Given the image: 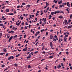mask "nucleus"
<instances>
[{
    "label": "nucleus",
    "instance_id": "obj_1",
    "mask_svg": "<svg viewBox=\"0 0 72 72\" xmlns=\"http://www.w3.org/2000/svg\"><path fill=\"white\" fill-rule=\"evenodd\" d=\"M11 59H14V57L13 56H10L8 58V60H10Z\"/></svg>",
    "mask_w": 72,
    "mask_h": 72
},
{
    "label": "nucleus",
    "instance_id": "obj_2",
    "mask_svg": "<svg viewBox=\"0 0 72 72\" xmlns=\"http://www.w3.org/2000/svg\"><path fill=\"white\" fill-rule=\"evenodd\" d=\"M53 37L54 36H53V34L50 35L49 40H52V39H53Z\"/></svg>",
    "mask_w": 72,
    "mask_h": 72
},
{
    "label": "nucleus",
    "instance_id": "obj_3",
    "mask_svg": "<svg viewBox=\"0 0 72 72\" xmlns=\"http://www.w3.org/2000/svg\"><path fill=\"white\" fill-rule=\"evenodd\" d=\"M12 39H13V36H11L10 38L8 40V42H10V40H12Z\"/></svg>",
    "mask_w": 72,
    "mask_h": 72
},
{
    "label": "nucleus",
    "instance_id": "obj_4",
    "mask_svg": "<svg viewBox=\"0 0 72 72\" xmlns=\"http://www.w3.org/2000/svg\"><path fill=\"white\" fill-rule=\"evenodd\" d=\"M14 32L13 31V30H10L8 32V33H14Z\"/></svg>",
    "mask_w": 72,
    "mask_h": 72
},
{
    "label": "nucleus",
    "instance_id": "obj_5",
    "mask_svg": "<svg viewBox=\"0 0 72 72\" xmlns=\"http://www.w3.org/2000/svg\"><path fill=\"white\" fill-rule=\"evenodd\" d=\"M64 21L63 22V24H64V23H65V24H66V23H67V19H65Z\"/></svg>",
    "mask_w": 72,
    "mask_h": 72
},
{
    "label": "nucleus",
    "instance_id": "obj_6",
    "mask_svg": "<svg viewBox=\"0 0 72 72\" xmlns=\"http://www.w3.org/2000/svg\"><path fill=\"white\" fill-rule=\"evenodd\" d=\"M67 6H68L69 8H71V6H70V4H69V2H68L66 4Z\"/></svg>",
    "mask_w": 72,
    "mask_h": 72
},
{
    "label": "nucleus",
    "instance_id": "obj_7",
    "mask_svg": "<svg viewBox=\"0 0 72 72\" xmlns=\"http://www.w3.org/2000/svg\"><path fill=\"white\" fill-rule=\"evenodd\" d=\"M64 40L65 42H67V38H66V37L64 38Z\"/></svg>",
    "mask_w": 72,
    "mask_h": 72
},
{
    "label": "nucleus",
    "instance_id": "obj_8",
    "mask_svg": "<svg viewBox=\"0 0 72 72\" xmlns=\"http://www.w3.org/2000/svg\"><path fill=\"white\" fill-rule=\"evenodd\" d=\"M58 18H60V19H62V18H63V16L62 15H60L58 17Z\"/></svg>",
    "mask_w": 72,
    "mask_h": 72
},
{
    "label": "nucleus",
    "instance_id": "obj_9",
    "mask_svg": "<svg viewBox=\"0 0 72 72\" xmlns=\"http://www.w3.org/2000/svg\"><path fill=\"white\" fill-rule=\"evenodd\" d=\"M62 1H63L62 0L59 1L58 2V4H62Z\"/></svg>",
    "mask_w": 72,
    "mask_h": 72
},
{
    "label": "nucleus",
    "instance_id": "obj_10",
    "mask_svg": "<svg viewBox=\"0 0 72 72\" xmlns=\"http://www.w3.org/2000/svg\"><path fill=\"white\" fill-rule=\"evenodd\" d=\"M31 56H28V57H26V58H27V60H28V59H30V58H31Z\"/></svg>",
    "mask_w": 72,
    "mask_h": 72
},
{
    "label": "nucleus",
    "instance_id": "obj_11",
    "mask_svg": "<svg viewBox=\"0 0 72 72\" xmlns=\"http://www.w3.org/2000/svg\"><path fill=\"white\" fill-rule=\"evenodd\" d=\"M55 14H58V13H59V10H57V11H55Z\"/></svg>",
    "mask_w": 72,
    "mask_h": 72
},
{
    "label": "nucleus",
    "instance_id": "obj_12",
    "mask_svg": "<svg viewBox=\"0 0 72 72\" xmlns=\"http://www.w3.org/2000/svg\"><path fill=\"white\" fill-rule=\"evenodd\" d=\"M61 67V66H60V65L59 64L58 66H57V68H60Z\"/></svg>",
    "mask_w": 72,
    "mask_h": 72
},
{
    "label": "nucleus",
    "instance_id": "obj_13",
    "mask_svg": "<svg viewBox=\"0 0 72 72\" xmlns=\"http://www.w3.org/2000/svg\"><path fill=\"white\" fill-rule=\"evenodd\" d=\"M50 46H51V47H52V46H53V43H52V42H50Z\"/></svg>",
    "mask_w": 72,
    "mask_h": 72
},
{
    "label": "nucleus",
    "instance_id": "obj_14",
    "mask_svg": "<svg viewBox=\"0 0 72 72\" xmlns=\"http://www.w3.org/2000/svg\"><path fill=\"white\" fill-rule=\"evenodd\" d=\"M51 15H54V14H55V12H52L51 13Z\"/></svg>",
    "mask_w": 72,
    "mask_h": 72
},
{
    "label": "nucleus",
    "instance_id": "obj_15",
    "mask_svg": "<svg viewBox=\"0 0 72 72\" xmlns=\"http://www.w3.org/2000/svg\"><path fill=\"white\" fill-rule=\"evenodd\" d=\"M49 18H48V20H49L50 19H51V17H52V16H51V15H50L49 16Z\"/></svg>",
    "mask_w": 72,
    "mask_h": 72
},
{
    "label": "nucleus",
    "instance_id": "obj_16",
    "mask_svg": "<svg viewBox=\"0 0 72 72\" xmlns=\"http://www.w3.org/2000/svg\"><path fill=\"white\" fill-rule=\"evenodd\" d=\"M3 54H5V53H0V55H3Z\"/></svg>",
    "mask_w": 72,
    "mask_h": 72
},
{
    "label": "nucleus",
    "instance_id": "obj_17",
    "mask_svg": "<svg viewBox=\"0 0 72 72\" xmlns=\"http://www.w3.org/2000/svg\"><path fill=\"white\" fill-rule=\"evenodd\" d=\"M2 34V33L0 32V38H1Z\"/></svg>",
    "mask_w": 72,
    "mask_h": 72
},
{
    "label": "nucleus",
    "instance_id": "obj_18",
    "mask_svg": "<svg viewBox=\"0 0 72 72\" xmlns=\"http://www.w3.org/2000/svg\"><path fill=\"white\" fill-rule=\"evenodd\" d=\"M30 7H31V5H30V4H28L26 7V8H30Z\"/></svg>",
    "mask_w": 72,
    "mask_h": 72
},
{
    "label": "nucleus",
    "instance_id": "obj_19",
    "mask_svg": "<svg viewBox=\"0 0 72 72\" xmlns=\"http://www.w3.org/2000/svg\"><path fill=\"white\" fill-rule=\"evenodd\" d=\"M66 10H67L68 12V13H69V11L68 9V8H67L66 9Z\"/></svg>",
    "mask_w": 72,
    "mask_h": 72
},
{
    "label": "nucleus",
    "instance_id": "obj_20",
    "mask_svg": "<svg viewBox=\"0 0 72 72\" xmlns=\"http://www.w3.org/2000/svg\"><path fill=\"white\" fill-rule=\"evenodd\" d=\"M8 15H14V14H13V13H11V14L9 13L8 14Z\"/></svg>",
    "mask_w": 72,
    "mask_h": 72
},
{
    "label": "nucleus",
    "instance_id": "obj_21",
    "mask_svg": "<svg viewBox=\"0 0 72 72\" xmlns=\"http://www.w3.org/2000/svg\"><path fill=\"white\" fill-rule=\"evenodd\" d=\"M59 13H63V14H64V12H63V11H62L61 10L59 11Z\"/></svg>",
    "mask_w": 72,
    "mask_h": 72
},
{
    "label": "nucleus",
    "instance_id": "obj_22",
    "mask_svg": "<svg viewBox=\"0 0 72 72\" xmlns=\"http://www.w3.org/2000/svg\"><path fill=\"white\" fill-rule=\"evenodd\" d=\"M6 12H9V10L8 9H6Z\"/></svg>",
    "mask_w": 72,
    "mask_h": 72
},
{
    "label": "nucleus",
    "instance_id": "obj_23",
    "mask_svg": "<svg viewBox=\"0 0 72 72\" xmlns=\"http://www.w3.org/2000/svg\"><path fill=\"white\" fill-rule=\"evenodd\" d=\"M44 31V29L41 30H40L41 32L42 33V32H43V31Z\"/></svg>",
    "mask_w": 72,
    "mask_h": 72
},
{
    "label": "nucleus",
    "instance_id": "obj_24",
    "mask_svg": "<svg viewBox=\"0 0 72 72\" xmlns=\"http://www.w3.org/2000/svg\"><path fill=\"white\" fill-rule=\"evenodd\" d=\"M14 65L16 67H17V66H18V64H14Z\"/></svg>",
    "mask_w": 72,
    "mask_h": 72
},
{
    "label": "nucleus",
    "instance_id": "obj_25",
    "mask_svg": "<svg viewBox=\"0 0 72 72\" xmlns=\"http://www.w3.org/2000/svg\"><path fill=\"white\" fill-rule=\"evenodd\" d=\"M46 6H46V8H47V7H48V2H46Z\"/></svg>",
    "mask_w": 72,
    "mask_h": 72
},
{
    "label": "nucleus",
    "instance_id": "obj_26",
    "mask_svg": "<svg viewBox=\"0 0 72 72\" xmlns=\"http://www.w3.org/2000/svg\"><path fill=\"white\" fill-rule=\"evenodd\" d=\"M22 5H26V3H22Z\"/></svg>",
    "mask_w": 72,
    "mask_h": 72
},
{
    "label": "nucleus",
    "instance_id": "obj_27",
    "mask_svg": "<svg viewBox=\"0 0 72 72\" xmlns=\"http://www.w3.org/2000/svg\"><path fill=\"white\" fill-rule=\"evenodd\" d=\"M41 13L40 15H42V14H43V12H42V10H41Z\"/></svg>",
    "mask_w": 72,
    "mask_h": 72
},
{
    "label": "nucleus",
    "instance_id": "obj_28",
    "mask_svg": "<svg viewBox=\"0 0 72 72\" xmlns=\"http://www.w3.org/2000/svg\"><path fill=\"white\" fill-rule=\"evenodd\" d=\"M16 37H17V35H16L15 36H14L13 37V39H14Z\"/></svg>",
    "mask_w": 72,
    "mask_h": 72
},
{
    "label": "nucleus",
    "instance_id": "obj_29",
    "mask_svg": "<svg viewBox=\"0 0 72 72\" xmlns=\"http://www.w3.org/2000/svg\"><path fill=\"white\" fill-rule=\"evenodd\" d=\"M28 68H31V66L30 65H29L28 66Z\"/></svg>",
    "mask_w": 72,
    "mask_h": 72
},
{
    "label": "nucleus",
    "instance_id": "obj_30",
    "mask_svg": "<svg viewBox=\"0 0 72 72\" xmlns=\"http://www.w3.org/2000/svg\"><path fill=\"white\" fill-rule=\"evenodd\" d=\"M37 35H38V34H37V33H36L35 34V37H36L37 36Z\"/></svg>",
    "mask_w": 72,
    "mask_h": 72
},
{
    "label": "nucleus",
    "instance_id": "obj_31",
    "mask_svg": "<svg viewBox=\"0 0 72 72\" xmlns=\"http://www.w3.org/2000/svg\"><path fill=\"white\" fill-rule=\"evenodd\" d=\"M71 26H68V28L69 29V28H71Z\"/></svg>",
    "mask_w": 72,
    "mask_h": 72
},
{
    "label": "nucleus",
    "instance_id": "obj_32",
    "mask_svg": "<svg viewBox=\"0 0 72 72\" xmlns=\"http://www.w3.org/2000/svg\"><path fill=\"white\" fill-rule=\"evenodd\" d=\"M27 50H26V49L24 48V49H23L22 50L23 51H27Z\"/></svg>",
    "mask_w": 72,
    "mask_h": 72
},
{
    "label": "nucleus",
    "instance_id": "obj_33",
    "mask_svg": "<svg viewBox=\"0 0 72 72\" xmlns=\"http://www.w3.org/2000/svg\"><path fill=\"white\" fill-rule=\"evenodd\" d=\"M24 22L23 21L22 22V23L21 24L22 25V26H23V25H24Z\"/></svg>",
    "mask_w": 72,
    "mask_h": 72
},
{
    "label": "nucleus",
    "instance_id": "obj_34",
    "mask_svg": "<svg viewBox=\"0 0 72 72\" xmlns=\"http://www.w3.org/2000/svg\"><path fill=\"white\" fill-rule=\"evenodd\" d=\"M3 25H4V24H0V26H3Z\"/></svg>",
    "mask_w": 72,
    "mask_h": 72
},
{
    "label": "nucleus",
    "instance_id": "obj_35",
    "mask_svg": "<svg viewBox=\"0 0 72 72\" xmlns=\"http://www.w3.org/2000/svg\"><path fill=\"white\" fill-rule=\"evenodd\" d=\"M26 34H25V35H24V39H25V38H26Z\"/></svg>",
    "mask_w": 72,
    "mask_h": 72
},
{
    "label": "nucleus",
    "instance_id": "obj_36",
    "mask_svg": "<svg viewBox=\"0 0 72 72\" xmlns=\"http://www.w3.org/2000/svg\"><path fill=\"white\" fill-rule=\"evenodd\" d=\"M1 67L3 68L5 67V65H3L1 66Z\"/></svg>",
    "mask_w": 72,
    "mask_h": 72
},
{
    "label": "nucleus",
    "instance_id": "obj_37",
    "mask_svg": "<svg viewBox=\"0 0 72 72\" xmlns=\"http://www.w3.org/2000/svg\"><path fill=\"white\" fill-rule=\"evenodd\" d=\"M38 53V51H35L34 52V54H37Z\"/></svg>",
    "mask_w": 72,
    "mask_h": 72
},
{
    "label": "nucleus",
    "instance_id": "obj_38",
    "mask_svg": "<svg viewBox=\"0 0 72 72\" xmlns=\"http://www.w3.org/2000/svg\"><path fill=\"white\" fill-rule=\"evenodd\" d=\"M8 55H9V54L8 53H6V55H5V56L6 57H8Z\"/></svg>",
    "mask_w": 72,
    "mask_h": 72
},
{
    "label": "nucleus",
    "instance_id": "obj_39",
    "mask_svg": "<svg viewBox=\"0 0 72 72\" xmlns=\"http://www.w3.org/2000/svg\"><path fill=\"white\" fill-rule=\"evenodd\" d=\"M54 57H53V56H50L49 57V58H53Z\"/></svg>",
    "mask_w": 72,
    "mask_h": 72
},
{
    "label": "nucleus",
    "instance_id": "obj_40",
    "mask_svg": "<svg viewBox=\"0 0 72 72\" xmlns=\"http://www.w3.org/2000/svg\"><path fill=\"white\" fill-rule=\"evenodd\" d=\"M42 53L43 54H45V53H46L45 51H42Z\"/></svg>",
    "mask_w": 72,
    "mask_h": 72
},
{
    "label": "nucleus",
    "instance_id": "obj_41",
    "mask_svg": "<svg viewBox=\"0 0 72 72\" xmlns=\"http://www.w3.org/2000/svg\"><path fill=\"white\" fill-rule=\"evenodd\" d=\"M45 23L44 22H43V24H42V26H44V25H45Z\"/></svg>",
    "mask_w": 72,
    "mask_h": 72
},
{
    "label": "nucleus",
    "instance_id": "obj_42",
    "mask_svg": "<svg viewBox=\"0 0 72 72\" xmlns=\"http://www.w3.org/2000/svg\"><path fill=\"white\" fill-rule=\"evenodd\" d=\"M61 66L62 67H63V66H64V64L62 63H61Z\"/></svg>",
    "mask_w": 72,
    "mask_h": 72
},
{
    "label": "nucleus",
    "instance_id": "obj_43",
    "mask_svg": "<svg viewBox=\"0 0 72 72\" xmlns=\"http://www.w3.org/2000/svg\"><path fill=\"white\" fill-rule=\"evenodd\" d=\"M46 18H45L44 20V22H46Z\"/></svg>",
    "mask_w": 72,
    "mask_h": 72
},
{
    "label": "nucleus",
    "instance_id": "obj_44",
    "mask_svg": "<svg viewBox=\"0 0 72 72\" xmlns=\"http://www.w3.org/2000/svg\"><path fill=\"white\" fill-rule=\"evenodd\" d=\"M37 33V34H39L40 33V32L39 31H38L37 32H36Z\"/></svg>",
    "mask_w": 72,
    "mask_h": 72
},
{
    "label": "nucleus",
    "instance_id": "obj_45",
    "mask_svg": "<svg viewBox=\"0 0 72 72\" xmlns=\"http://www.w3.org/2000/svg\"><path fill=\"white\" fill-rule=\"evenodd\" d=\"M64 3H62V6L63 7H64Z\"/></svg>",
    "mask_w": 72,
    "mask_h": 72
},
{
    "label": "nucleus",
    "instance_id": "obj_46",
    "mask_svg": "<svg viewBox=\"0 0 72 72\" xmlns=\"http://www.w3.org/2000/svg\"><path fill=\"white\" fill-rule=\"evenodd\" d=\"M52 19H53V20L54 21L55 19V17H53L52 18Z\"/></svg>",
    "mask_w": 72,
    "mask_h": 72
},
{
    "label": "nucleus",
    "instance_id": "obj_47",
    "mask_svg": "<svg viewBox=\"0 0 72 72\" xmlns=\"http://www.w3.org/2000/svg\"><path fill=\"white\" fill-rule=\"evenodd\" d=\"M48 32H46V36H47V35H48Z\"/></svg>",
    "mask_w": 72,
    "mask_h": 72
},
{
    "label": "nucleus",
    "instance_id": "obj_48",
    "mask_svg": "<svg viewBox=\"0 0 72 72\" xmlns=\"http://www.w3.org/2000/svg\"><path fill=\"white\" fill-rule=\"evenodd\" d=\"M45 37H43L42 38V40H45Z\"/></svg>",
    "mask_w": 72,
    "mask_h": 72
},
{
    "label": "nucleus",
    "instance_id": "obj_49",
    "mask_svg": "<svg viewBox=\"0 0 72 72\" xmlns=\"http://www.w3.org/2000/svg\"><path fill=\"white\" fill-rule=\"evenodd\" d=\"M39 43V41H38L35 44V45H37V44Z\"/></svg>",
    "mask_w": 72,
    "mask_h": 72
},
{
    "label": "nucleus",
    "instance_id": "obj_50",
    "mask_svg": "<svg viewBox=\"0 0 72 72\" xmlns=\"http://www.w3.org/2000/svg\"><path fill=\"white\" fill-rule=\"evenodd\" d=\"M53 41H56V39H53Z\"/></svg>",
    "mask_w": 72,
    "mask_h": 72
},
{
    "label": "nucleus",
    "instance_id": "obj_51",
    "mask_svg": "<svg viewBox=\"0 0 72 72\" xmlns=\"http://www.w3.org/2000/svg\"><path fill=\"white\" fill-rule=\"evenodd\" d=\"M10 66H8L7 67V69H8L9 68H10Z\"/></svg>",
    "mask_w": 72,
    "mask_h": 72
},
{
    "label": "nucleus",
    "instance_id": "obj_52",
    "mask_svg": "<svg viewBox=\"0 0 72 72\" xmlns=\"http://www.w3.org/2000/svg\"><path fill=\"white\" fill-rule=\"evenodd\" d=\"M61 46L62 47H63V46L64 45V44H63V43H62L61 44Z\"/></svg>",
    "mask_w": 72,
    "mask_h": 72
},
{
    "label": "nucleus",
    "instance_id": "obj_53",
    "mask_svg": "<svg viewBox=\"0 0 72 72\" xmlns=\"http://www.w3.org/2000/svg\"><path fill=\"white\" fill-rule=\"evenodd\" d=\"M63 60H64V61H65V60H66V58H63Z\"/></svg>",
    "mask_w": 72,
    "mask_h": 72
},
{
    "label": "nucleus",
    "instance_id": "obj_54",
    "mask_svg": "<svg viewBox=\"0 0 72 72\" xmlns=\"http://www.w3.org/2000/svg\"><path fill=\"white\" fill-rule=\"evenodd\" d=\"M20 7V6H19V5L18 6H17V8H19Z\"/></svg>",
    "mask_w": 72,
    "mask_h": 72
},
{
    "label": "nucleus",
    "instance_id": "obj_55",
    "mask_svg": "<svg viewBox=\"0 0 72 72\" xmlns=\"http://www.w3.org/2000/svg\"><path fill=\"white\" fill-rule=\"evenodd\" d=\"M68 35H65V37H68Z\"/></svg>",
    "mask_w": 72,
    "mask_h": 72
},
{
    "label": "nucleus",
    "instance_id": "obj_56",
    "mask_svg": "<svg viewBox=\"0 0 72 72\" xmlns=\"http://www.w3.org/2000/svg\"><path fill=\"white\" fill-rule=\"evenodd\" d=\"M21 22V21H20V22H19V23H18V25H19V24H20V23Z\"/></svg>",
    "mask_w": 72,
    "mask_h": 72
},
{
    "label": "nucleus",
    "instance_id": "obj_57",
    "mask_svg": "<svg viewBox=\"0 0 72 72\" xmlns=\"http://www.w3.org/2000/svg\"><path fill=\"white\" fill-rule=\"evenodd\" d=\"M5 6H3L2 7V9H4V8H5Z\"/></svg>",
    "mask_w": 72,
    "mask_h": 72
},
{
    "label": "nucleus",
    "instance_id": "obj_58",
    "mask_svg": "<svg viewBox=\"0 0 72 72\" xmlns=\"http://www.w3.org/2000/svg\"><path fill=\"white\" fill-rule=\"evenodd\" d=\"M71 20L69 19L68 21V22H69V23H70V22H71Z\"/></svg>",
    "mask_w": 72,
    "mask_h": 72
},
{
    "label": "nucleus",
    "instance_id": "obj_59",
    "mask_svg": "<svg viewBox=\"0 0 72 72\" xmlns=\"http://www.w3.org/2000/svg\"><path fill=\"white\" fill-rule=\"evenodd\" d=\"M23 19V17H21V20H22Z\"/></svg>",
    "mask_w": 72,
    "mask_h": 72
},
{
    "label": "nucleus",
    "instance_id": "obj_60",
    "mask_svg": "<svg viewBox=\"0 0 72 72\" xmlns=\"http://www.w3.org/2000/svg\"><path fill=\"white\" fill-rule=\"evenodd\" d=\"M54 37L56 39L57 37V36L56 35H55L54 36Z\"/></svg>",
    "mask_w": 72,
    "mask_h": 72
},
{
    "label": "nucleus",
    "instance_id": "obj_61",
    "mask_svg": "<svg viewBox=\"0 0 72 72\" xmlns=\"http://www.w3.org/2000/svg\"><path fill=\"white\" fill-rule=\"evenodd\" d=\"M4 52H6V50L5 49L4 50Z\"/></svg>",
    "mask_w": 72,
    "mask_h": 72
},
{
    "label": "nucleus",
    "instance_id": "obj_62",
    "mask_svg": "<svg viewBox=\"0 0 72 72\" xmlns=\"http://www.w3.org/2000/svg\"><path fill=\"white\" fill-rule=\"evenodd\" d=\"M12 25H11L10 26V28H12Z\"/></svg>",
    "mask_w": 72,
    "mask_h": 72
},
{
    "label": "nucleus",
    "instance_id": "obj_63",
    "mask_svg": "<svg viewBox=\"0 0 72 72\" xmlns=\"http://www.w3.org/2000/svg\"><path fill=\"white\" fill-rule=\"evenodd\" d=\"M66 54H67L68 55V52L66 51Z\"/></svg>",
    "mask_w": 72,
    "mask_h": 72
},
{
    "label": "nucleus",
    "instance_id": "obj_64",
    "mask_svg": "<svg viewBox=\"0 0 72 72\" xmlns=\"http://www.w3.org/2000/svg\"><path fill=\"white\" fill-rule=\"evenodd\" d=\"M70 69H71V70L72 69V66H71V67H70Z\"/></svg>",
    "mask_w": 72,
    "mask_h": 72
}]
</instances>
